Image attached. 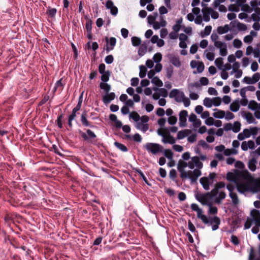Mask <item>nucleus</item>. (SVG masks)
<instances>
[{
  "label": "nucleus",
  "instance_id": "obj_12",
  "mask_svg": "<svg viewBox=\"0 0 260 260\" xmlns=\"http://www.w3.org/2000/svg\"><path fill=\"white\" fill-rule=\"evenodd\" d=\"M252 220L256 225L260 226V212L256 209H253L250 212Z\"/></svg>",
  "mask_w": 260,
  "mask_h": 260
},
{
  "label": "nucleus",
  "instance_id": "obj_52",
  "mask_svg": "<svg viewBox=\"0 0 260 260\" xmlns=\"http://www.w3.org/2000/svg\"><path fill=\"white\" fill-rule=\"evenodd\" d=\"M209 207V213L212 214H216L217 213L218 209L217 208L214 206H213L212 205H210L208 206Z\"/></svg>",
  "mask_w": 260,
  "mask_h": 260
},
{
  "label": "nucleus",
  "instance_id": "obj_30",
  "mask_svg": "<svg viewBox=\"0 0 260 260\" xmlns=\"http://www.w3.org/2000/svg\"><path fill=\"white\" fill-rule=\"evenodd\" d=\"M147 46L146 43L142 44L138 50V54L140 56H143L147 52Z\"/></svg>",
  "mask_w": 260,
  "mask_h": 260
},
{
  "label": "nucleus",
  "instance_id": "obj_56",
  "mask_svg": "<svg viewBox=\"0 0 260 260\" xmlns=\"http://www.w3.org/2000/svg\"><path fill=\"white\" fill-rule=\"evenodd\" d=\"M153 59L156 62H159L162 59L161 54L160 53H157L153 56Z\"/></svg>",
  "mask_w": 260,
  "mask_h": 260
},
{
  "label": "nucleus",
  "instance_id": "obj_38",
  "mask_svg": "<svg viewBox=\"0 0 260 260\" xmlns=\"http://www.w3.org/2000/svg\"><path fill=\"white\" fill-rule=\"evenodd\" d=\"M151 82L158 87H161L163 86L162 82L157 77H154L151 80Z\"/></svg>",
  "mask_w": 260,
  "mask_h": 260
},
{
  "label": "nucleus",
  "instance_id": "obj_46",
  "mask_svg": "<svg viewBox=\"0 0 260 260\" xmlns=\"http://www.w3.org/2000/svg\"><path fill=\"white\" fill-rule=\"evenodd\" d=\"M166 77L168 79H170L172 77L173 73V68L172 66H170L169 67L166 68Z\"/></svg>",
  "mask_w": 260,
  "mask_h": 260
},
{
  "label": "nucleus",
  "instance_id": "obj_23",
  "mask_svg": "<svg viewBox=\"0 0 260 260\" xmlns=\"http://www.w3.org/2000/svg\"><path fill=\"white\" fill-rule=\"evenodd\" d=\"M244 117L246 119L247 122L248 123H254L256 124L257 121L253 116V115L250 112H247L244 114Z\"/></svg>",
  "mask_w": 260,
  "mask_h": 260
},
{
  "label": "nucleus",
  "instance_id": "obj_54",
  "mask_svg": "<svg viewBox=\"0 0 260 260\" xmlns=\"http://www.w3.org/2000/svg\"><path fill=\"white\" fill-rule=\"evenodd\" d=\"M239 6L231 4L229 6V10L232 12H238L239 11Z\"/></svg>",
  "mask_w": 260,
  "mask_h": 260
},
{
  "label": "nucleus",
  "instance_id": "obj_3",
  "mask_svg": "<svg viewBox=\"0 0 260 260\" xmlns=\"http://www.w3.org/2000/svg\"><path fill=\"white\" fill-rule=\"evenodd\" d=\"M191 209L193 211L197 212V217L201 219L204 223L212 225L213 231H215L219 228V225L220 224V219L218 216H215L209 220L205 215L203 214L202 210L196 204H192L191 205Z\"/></svg>",
  "mask_w": 260,
  "mask_h": 260
},
{
  "label": "nucleus",
  "instance_id": "obj_47",
  "mask_svg": "<svg viewBox=\"0 0 260 260\" xmlns=\"http://www.w3.org/2000/svg\"><path fill=\"white\" fill-rule=\"evenodd\" d=\"M101 80L102 81L104 82H107L109 79V76H110V72L109 71H107L104 73L101 74Z\"/></svg>",
  "mask_w": 260,
  "mask_h": 260
},
{
  "label": "nucleus",
  "instance_id": "obj_13",
  "mask_svg": "<svg viewBox=\"0 0 260 260\" xmlns=\"http://www.w3.org/2000/svg\"><path fill=\"white\" fill-rule=\"evenodd\" d=\"M255 147V144L253 141L249 140L243 141L241 144V149L243 151H247L248 149H253Z\"/></svg>",
  "mask_w": 260,
  "mask_h": 260
},
{
  "label": "nucleus",
  "instance_id": "obj_41",
  "mask_svg": "<svg viewBox=\"0 0 260 260\" xmlns=\"http://www.w3.org/2000/svg\"><path fill=\"white\" fill-rule=\"evenodd\" d=\"M140 72H139V76L140 78H143L145 77L146 74V68L143 66L141 65L139 67Z\"/></svg>",
  "mask_w": 260,
  "mask_h": 260
},
{
  "label": "nucleus",
  "instance_id": "obj_21",
  "mask_svg": "<svg viewBox=\"0 0 260 260\" xmlns=\"http://www.w3.org/2000/svg\"><path fill=\"white\" fill-rule=\"evenodd\" d=\"M81 121L82 124L85 126L93 127V126L91 125L90 122L87 119V114L85 111L82 113L81 116Z\"/></svg>",
  "mask_w": 260,
  "mask_h": 260
},
{
  "label": "nucleus",
  "instance_id": "obj_64",
  "mask_svg": "<svg viewBox=\"0 0 260 260\" xmlns=\"http://www.w3.org/2000/svg\"><path fill=\"white\" fill-rule=\"evenodd\" d=\"M198 49V46L197 44L192 45L190 48V50H189L190 53L192 54H194L197 51Z\"/></svg>",
  "mask_w": 260,
  "mask_h": 260
},
{
  "label": "nucleus",
  "instance_id": "obj_29",
  "mask_svg": "<svg viewBox=\"0 0 260 260\" xmlns=\"http://www.w3.org/2000/svg\"><path fill=\"white\" fill-rule=\"evenodd\" d=\"M230 30V27L228 24L224 25L223 26H219L217 29V31L219 34H223L226 33Z\"/></svg>",
  "mask_w": 260,
  "mask_h": 260
},
{
  "label": "nucleus",
  "instance_id": "obj_37",
  "mask_svg": "<svg viewBox=\"0 0 260 260\" xmlns=\"http://www.w3.org/2000/svg\"><path fill=\"white\" fill-rule=\"evenodd\" d=\"M157 12L154 13L153 15H150L147 17L148 23L150 24H153L155 22L156 18L157 17Z\"/></svg>",
  "mask_w": 260,
  "mask_h": 260
},
{
  "label": "nucleus",
  "instance_id": "obj_31",
  "mask_svg": "<svg viewBox=\"0 0 260 260\" xmlns=\"http://www.w3.org/2000/svg\"><path fill=\"white\" fill-rule=\"evenodd\" d=\"M229 196L232 200V203L234 205H237L239 203V200L238 196L235 192H230Z\"/></svg>",
  "mask_w": 260,
  "mask_h": 260
},
{
  "label": "nucleus",
  "instance_id": "obj_26",
  "mask_svg": "<svg viewBox=\"0 0 260 260\" xmlns=\"http://www.w3.org/2000/svg\"><path fill=\"white\" fill-rule=\"evenodd\" d=\"M248 108L253 111H256L257 109L259 110V104H258L255 101H250L248 105Z\"/></svg>",
  "mask_w": 260,
  "mask_h": 260
},
{
  "label": "nucleus",
  "instance_id": "obj_45",
  "mask_svg": "<svg viewBox=\"0 0 260 260\" xmlns=\"http://www.w3.org/2000/svg\"><path fill=\"white\" fill-rule=\"evenodd\" d=\"M129 117L133 119L134 121L138 122L140 119V116L136 112H133L129 114Z\"/></svg>",
  "mask_w": 260,
  "mask_h": 260
},
{
  "label": "nucleus",
  "instance_id": "obj_8",
  "mask_svg": "<svg viewBox=\"0 0 260 260\" xmlns=\"http://www.w3.org/2000/svg\"><path fill=\"white\" fill-rule=\"evenodd\" d=\"M214 46L219 49V54L222 56H225L228 54L227 45L222 42H217L214 44Z\"/></svg>",
  "mask_w": 260,
  "mask_h": 260
},
{
  "label": "nucleus",
  "instance_id": "obj_16",
  "mask_svg": "<svg viewBox=\"0 0 260 260\" xmlns=\"http://www.w3.org/2000/svg\"><path fill=\"white\" fill-rule=\"evenodd\" d=\"M200 182L204 189L206 190H209L210 185L212 183L209 179V178H206V177H202L200 180Z\"/></svg>",
  "mask_w": 260,
  "mask_h": 260
},
{
  "label": "nucleus",
  "instance_id": "obj_28",
  "mask_svg": "<svg viewBox=\"0 0 260 260\" xmlns=\"http://www.w3.org/2000/svg\"><path fill=\"white\" fill-rule=\"evenodd\" d=\"M190 133V130L189 129H185L183 131H179L177 134V139L179 140L182 139L188 134H189Z\"/></svg>",
  "mask_w": 260,
  "mask_h": 260
},
{
  "label": "nucleus",
  "instance_id": "obj_59",
  "mask_svg": "<svg viewBox=\"0 0 260 260\" xmlns=\"http://www.w3.org/2000/svg\"><path fill=\"white\" fill-rule=\"evenodd\" d=\"M114 58L112 55L107 56L105 58V61L107 64H111L113 62Z\"/></svg>",
  "mask_w": 260,
  "mask_h": 260
},
{
  "label": "nucleus",
  "instance_id": "obj_5",
  "mask_svg": "<svg viewBox=\"0 0 260 260\" xmlns=\"http://www.w3.org/2000/svg\"><path fill=\"white\" fill-rule=\"evenodd\" d=\"M196 198L203 205H212V198L208 192L200 194L197 196Z\"/></svg>",
  "mask_w": 260,
  "mask_h": 260
},
{
  "label": "nucleus",
  "instance_id": "obj_9",
  "mask_svg": "<svg viewBox=\"0 0 260 260\" xmlns=\"http://www.w3.org/2000/svg\"><path fill=\"white\" fill-rule=\"evenodd\" d=\"M82 138L85 140L87 141H90L92 139L96 138V135L89 129L86 130V133L82 132V131L79 132Z\"/></svg>",
  "mask_w": 260,
  "mask_h": 260
},
{
  "label": "nucleus",
  "instance_id": "obj_34",
  "mask_svg": "<svg viewBox=\"0 0 260 260\" xmlns=\"http://www.w3.org/2000/svg\"><path fill=\"white\" fill-rule=\"evenodd\" d=\"M114 145L116 148L122 152H126L128 150L127 147L124 145L118 142H115Z\"/></svg>",
  "mask_w": 260,
  "mask_h": 260
},
{
  "label": "nucleus",
  "instance_id": "obj_11",
  "mask_svg": "<svg viewBox=\"0 0 260 260\" xmlns=\"http://www.w3.org/2000/svg\"><path fill=\"white\" fill-rule=\"evenodd\" d=\"M188 112L186 110H182L179 114V125L181 127H185L186 124V117Z\"/></svg>",
  "mask_w": 260,
  "mask_h": 260
},
{
  "label": "nucleus",
  "instance_id": "obj_24",
  "mask_svg": "<svg viewBox=\"0 0 260 260\" xmlns=\"http://www.w3.org/2000/svg\"><path fill=\"white\" fill-rule=\"evenodd\" d=\"M136 127L142 131L143 132H146L149 128L148 124L147 123H144L141 122H138L136 124Z\"/></svg>",
  "mask_w": 260,
  "mask_h": 260
},
{
  "label": "nucleus",
  "instance_id": "obj_44",
  "mask_svg": "<svg viewBox=\"0 0 260 260\" xmlns=\"http://www.w3.org/2000/svg\"><path fill=\"white\" fill-rule=\"evenodd\" d=\"M223 59L221 57H218L215 60V65L220 70H221L223 67Z\"/></svg>",
  "mask_w": 260,
  "mask_h": 260
},
{
  "label": "nucleus",
  "instance_id": "obj_19",
  "mask_svg": "<svg viewBox=\"0 0 260 260\" xmlns=\"http://www.w3.org/2000/svg\"><path fill=\"white\" fill-rule=\"evenodd\" d=\"M169 60L174 66L176 67H180L181 66V62L178 56L171 55L169 57Z\"/></svg>",
  "mask_w": 260,
  "mask_h": 260
},
{
  "label": "nucleus",
  "instance_id": "obj_2",
  "mask_svg": "<svg viewBox=\"0 0 260 260\" xmlns=\"http://www.w3.org/2000/svg\"><path fill=\"white\" fill-rule=\"evenodd\" d=\"M187 167H188V162L182 160H179L177 165V169L180 173V177L182 179L189 178L192 183L196 182L198 178L201 175V171L198 169L186 171L185 168Z\"/></svg>",
  "mask_w": 260,
  "mask_h": 260
},
{
  "label": "nucleus",
  "instance_id": "obj_14",
  "mask_svg": "<svg viewBox=\"0 0 260 260\" xmlns=\"http://www.w3.org/2000/svg\"><path fill=\"white\" fill-rule=\"evenodd\" d=\"M212 11H213V9L211 8L205 7L202 9L203 18L205 21L208 22L210 21V15H211Z\"/></svg>",
  "mask_w": 260,
  "mask_h": 260
},
{
  "label": "nucleus",
  "instance_id": "obj_32",
  "mask_svg": "<svg viewBox=\"0 0 260 260\" xmlns=\"http://www.w3.org/2000/svg\"><path fill=\"white\" fill-rule=\"evenodd\" d=\"M209 49L212 52L206 53V56L209 60L212 61L214 59V53L213 52L214 50V47L212 46H210Z\"/></svg>",
  "mask_w": 260,
  "mask_h": 260
},
{
  "label": "nucleus",
  "instance_id": "obj_10",
  "mask_svg": "<svg viewBox=\"0 0 260 260\" xmlns=\"http://www.w3.org/2000/svg\"><path fill=\"white\" fill-rule=\"evenodd\" d=\"M230 25L232 29L237 28L239 31H245L247 29V27L246 24L241 23L237 20H235L231 22Z\"/></svg>",
  "mask_w": 260,
  "mask_h": 260
},
{
  "label": "nucleus",
  "instance_id": "obj_51",
  "mask_svg": "<svg viewBox=\"0 0 260 260\" xmlns=\"http://www.w3.org/2000/svg\"><path fill=\"white\" fill-rule=\"evenodd\" d=\"M213 99V105L219 106L221 103V99L220 97H215Z\"/></svg>",
  "mask_w": 260,
  "mask_h": 260
},
{
  "label": "nucleus",
  "instance_id": "obj_40",
  "mask_svg": "<svg viewBox=\"0 0 260 260\" xmlns=\"http://www.w3.org/2000/svg\"><path fill=\"white\" fill-rule=\"evenodd\" d=\"M241 123L238 121H236L234 123L232 127V131L233 132L237 133L240 131Z\"/></svg>",
  "mask_w": 260,
  "mask_h": 260
},
{
  "label": "nucleus",
  "instance_id": "obj_4",
  "mask_svg": "<svg viewBox=\"0 0 260 260\" xmlns=\"http://www.w3.org/2000/svg\"><path fill=\"white\" fill-rule=\"evenodd\" d=\"M144 147L149 153L154 155L161 152L163 148L159 144L154 143H147Z\"/></svg>",
  "mask_w": 260,
  "mask_h": 260
},
{
  "label": "nucleus",
  "instance_id": "obj_63",
  "mask_svg": "<svg viewBox=\"0 0 260 260\" xmlns=\"http://www.w3.org/2000/svg\"><path fill=\"white\" fill-rule=\"evenodd\" d=\"M168 34L167 28H162L160 31V36L161 38H165Z\"/></svg>",
  "mask_w": 260,
  "mask_h": 260
},
{
  "label": "nucleus",
  "instance_id": "obj_42",
  "mask_svg": "<svg viewBox=\"0 0 260 260\" xmlns=\"http://www.w3.org/2000/svg\"><path fill=\"white\" fill-rule=\"evenodd\" d=\"M224 154L226 156H229L231 154H237L238 151L235 149H226L224 150Z\"/></svg>",
  "mask_w": 260,
  "mask_h": 260
},
{
  "label": "nucleus",
  "instance_id": "obj_39",
  "mask_svg": "<svg viewBox=\"0 0 260 260\" xmlns=\"http://www.w3.org/2000/svg\"><path fill=\"white\" fill-rule=\"evenodd\" d=\"M57 10L55 8H51L49 7L46 13L51 18H53L55 17L56 14Z\"/></svg>",
  "mask_w": 260,
  "mask_h": 260
},
{
  "label": "nucleus",
  "instance_id": "obj_61",
  "mask_svg": "<svg viewBox=\"0 0 260 260\" xmlns=\"http://www.w3.org/2000/svg\"><path fill=\"white\" fill-rule=\"evenodd\" d=\"M214 119H213V118L209 117L206 118V119L205 121V123L206 125L210 126L214 124Z\"/></svg>",
  "mask_w": 260,
  "mask_h": 260
},
{
  "label": "nucleus",
  "instance_id": "obj_1",
  "mask_svg": "<svg viewBox=\"0 0 260 260\" xmlns=\"http://www.w3.org/2000/svg\"><path fill=\"white\" fill-rule=\"evenodd\" d=\"M226 179L234 181L238 191L241 193L260 192V178H255L247 170L240 171L236 175L228 172Z\"/></svg>",
  "mask_w": 260,
  "mask_h": 260
},
{
  "label": "nucleus",
  "instance_id": "obj_49",
  "mask_svg": "<svg viewBox=\"0 0 260 260\" xmlns=\"http://www.w3.org/2000/svg\"><path fill=\"white\" fill-rule=\"evenodd\" d=\"M100 86L101 89L104 90L106 92H108L110 89V85L106 83H101Z\"/></svg>",
  "mask_w": 260,
  "mask_h": 260
},
{
  "label": "nucleus",
  "instance_id": "obj_15",
  "mask_svg": "<svg viewBox=\"0 0 260 260\" xmlns=\"http://www.w3.org/2000/svg\"><path fill=\"white\" fill-rule=\"evenodd\" d=\"M105 40L107 44H109L110 45V47L108 45H107L106 51L108 52L113 49L116 43V39L114 37H111L109 39L108 37H106Z\"/></svg>",
  "mask_w": 260,
  "mask_h": 260
},
{
  "label": "nucleus",
  "instance_id": "obj_27",
  "mask_svg": "<svg viewBox=\"0 0 260 260\" xmlns=\"http://www.w3.org/2000/svg\"><path fill=\"white\" fill-rule=\"evenodd\" d=\"M218 196L215 199L214 202L216 204H219L225 198L226 193L224 191L218 192Z\"/></svg>",
  "mask_w": 260,
  "mask_h": 260
},
{
  "label": "nucleus",
  "instance_id": "obj_35",
  "mask_svg": "<svg viewBox=\"0 0 260 260\" xmlns=\"http://www.w3.org/2000/svg\"><path fill=\"white\" fill-rule=\"evenodd\" d=\"M203 105L207 108H211L213 105V99L205 98L203 100Z\"/></svg>",
  "mask_w": 260,
  "mask_h": 260
},
{
  "label": "nucleus",
  "instance_id": "obj_25",
  "mask_svg": "<svg viewBox=\"0 0 260 260\" xmlns=\"http://www.w3.org/2000/svg\"><path fill=\"white\" fill-rule=\"evenodd\" d=\"M213 110L215 111L213 114V116L214 117L222 119L225 116V112L224 111L220 110L217 109H214Z\"/></svg>",
  "mask_w": 260,
  "mask_h": 260
},
{
  "label": "nucleus",
  "instance_id": "obj_55",
  "mask_svg": "<svg viewBox=\"0 0 260 260\" xmlns=\"http://www.w3.org/2000/svg\"><path fill=\"white\" fill-rule=\"evenodd\" d=\"M242 45V42L241 40L236 39L233 41V46L234 47L236 48H239L241 47Z\"/></svg>",
  "mask_w": 260,
  "mask_h": 260
},
{
  "label": "nucleus",
  "instance_id": "obj_6",
  "mask_svg": "<svg viewBox=\"0 0 260 260\" xmlns=\"http://www.w3.org/2000/svg\"><path fill=\"white\" fill-rule=\"evenodd\" d=\"M203 167V163L200 160L199 156H193L191 158L190 160L188 162V167L190 169L196 167L199 170Z\"/></svg>",
  "mask_w": 260,
  "mask_h": 260
},
{
  "label": "nucleus",
  "instance_id": "obj_60",
  "mask_svg": "<svg viewBox=\"0 0 260 260\" xmlns=\"http://www.w3.org/2000/svg\"><path fill=\"white\" fill-rule=\"evenodd\" d=\"M197 69L198 73H202L204 70V64L202 62H200L197 64Z\"/></svg>",
  "mask_w": 260,
  "mask_h": 260
},
{
  "label": "nucleus",
  "instance_id": "obj_58",
  "mask_svg": "<svg viewBox=\"0 0 260 260\" xmlns=\"http://www.w3.org/2000/svg\"><path fill=\"white\" fill-rule=\"evenodd\" d=\"M212 198L215 197L218 193V189L215 187L210 191L208 192Z\"/></svg>",
  "mask_w": 260,
  "mask_h": 260
},
{
  "label": "nucleus",
  "instance_id": "obj_43",
  "mask_svg": "<svg viewBox=\"0 0 260 260\" xmlns=\"http://www.w3.org/2000/svg\"><path fill=\"white\" fill-rule=\"evenodd\" d=\"M141 40L140 38L137 37L132 38V43L134 46H138L141 44Z\"/></svg>",
  "mask_w": 260,
  "mask_h": 260
},
{
  "label": "nucleus",
  "instance_id": "obj_53",
  "mask_svg": "<svg viewBox=\"0 0 260 260\" xmlns=\"http://www.w3.org/2000/svg\"><path fill=\"white\" fill-rule=\"evenodd\" d=\"M164 154H165V156L169 159H172L173 156V153L172 152V151L170 149L165 150Z\"/></svg>",
  "mask_w": 260,
  "mask_h": 260
},
{
  "label": "nucleus",
  "instance_id": "obj_18",
  "mask_svg": "<svg viewBox=\"0 0 260 260\" xmlns=\"http://www.w3.org/2000/svg\"><path fill=\"white\" fill-rule=\"evenodd\" d=\"M162 141L165 144L169 143L171 144H173L175 143L176 140L173 136L170 134H168L165 135V137H163Z\"/></svg>",
  "mask_w": 260,
  "mask_h": 260
},
{
  "label": "nucleus",
  "instance_id": "obj_57",
  "mask_svg": "<svg viewBox=\"0 0 260 260\" xmlns=\"http://www.w3.org/2000/svg\"><path fill=\"white\" fill-rule=\"evenodd\" d=\"M251 78L254 84L256 83L260 79V74L259 73H255L254 75H253Z\"/></svg>",
  "mask_w": 260,
  "mask_h": 260
},
{
  "label": "nucleus",
  "instance_id": "obj_50",
  "mask_svg": "<svg viewBox=\"0 0 260 260\" xmlns=\"http://www.w3.org/2000/svg\"><path fill=\"white\" fill-rule=\"evenodd\" d=\"M177 118L176 116H172L168 118V121L170 125H174L176 123Z\"/></svg>",
  "mask_w": 260,
  "mask_h": 260
},
{
  "label": "nucleus",
  "instance_id": "obj_62",
  "mask_svg": "<svg viewBox=\"0 0 260 260\" xmlns=\"http://www.w3.org/2000/svg\"><path fill=\"white\" fill-rule=\"evenodd\" d=\"M259 128L257 127H253L250 128V133L251 136H255L258 134Z\"/></svg>",
  "mask_w": 260,
  "mask_h": 260
},
{
  "label": "nucleus",
  "instance_id": "obj_33",
  "mask_svg": "<svg viewBox=\"0 0 260 260\" xmlns=\"http://www.w3.org/2000/svg\"><path fill=\"white\" fill-rule=\"evenodd\" d=\"M230 110L234 112L238 111L240 108V105L238 101L233 102L230 107Z\"/></svg>",
  "mask_w": 260,
  "mask_h": 260
},
{
  "label": "nucleus",
  "instance_id": "obj_22",
  "mask_svg": "<svg viewBox=\"0 0 260 260\" xmlns=\"http://www.w3.org/2000/svg\"><path fill=\"white\" fill-rule=\"evenodd\" d=\"M81 121L82 124L85 126L93 127V126L91 125L90 122L87 119V114L85 111L82 113L81 116Z\"/></svg>",
  "mask_w": 260,
  "mask_h": 260
},
{
  "label": "nucleus",
  "instance_id": "obj_48",
  "mask_svg": "<svg viewBox=\"0 0 260 260\" xmlns=\"http://www.w3.org/2000/svg\"><path fill=\"white\" fill-rule=\"evenodd\" d=\"M241 10L244 12L250 13L252 11V9L248 4H243L241 6Z\"/></svg>",
  "mask_w": 260,
  "mask_h": 260
},
{
  "label": "nucleus",
  "instance_id": "obj_20",
  "mask_svg": "<svg viewBox=\"0 0 260 260\" xmlns=\"http://www.w3.org/2000/svg\"><path fill=\"white\" fill-rule=\"evenodd\" d=\"M115 98V94L114 92H110L105 96L103 98V102L105 104L109 103L111 101L113 100Z\"/></svg>",
  "mask_w": 260,
  "mask_h": 260
},
{
  "label": "nucleus",
  "instance_id": "obj_36",
  "mask_svg": "<svg viewBox=\"0 0 260 260\" xmlns=\"http://www.w3.org/2000/svg\"><path fill=\"white\" fill-rule=\"evenodd\" d=\"M212 30V26L210 25L206 26L204 29V31L201 32V35L202 37L208 36L211 33Z\"/></svg>",
  "mask_w": 260,
  "mask_h": 260
},
{
  "label": "nucleus",
  "instance_id": "obj_17",
  "mask_svg": "<svg viewBox=\"0 0 260 260\" xmlns=\"http://www.w3.org/2000/svg\"><path fill=\"white\" fill-rule=\"evenodd\" d=\"M257 160L255 158L253 157L250 159L247 163L248 169L252 172H254L256 169Z\"/></svg>",
  "mask_w": 260,
  "mask_h": 260
},
{
  "label": "nucleus",
  "instance_id": "obj_7",
  "mask_svg": "<svg viewBox=\"0 0 260 260\" xmlns=\"http://www.w3.org/2000/svg\"><path fill=\"white\" fill-rule=\"evenodd\" d=\"M184 96V93L177 89L172 90L169 93V97L174 98L175 100L178 103H181Z\"/></svg>",
  "mask_w": 260,
  "mask_h": 260
}]
</instances>
